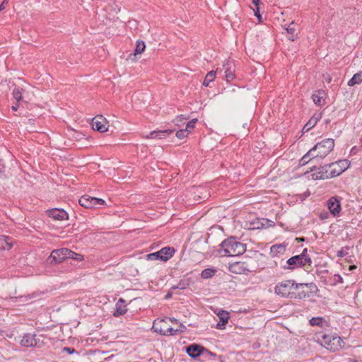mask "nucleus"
<instances>
[{
  "mask_svg": "<svg viewBox=\"0 0 362 362\" xmlns=\"http://www.w3.org/2000/svg\"><path fill=\"white\" fill-rule=\"evenodd\" d=\"M218 317L219 318V322L216 325V328L218 329H223L226 328V325L228 322L229 319V313L227 311L221 310L218 313Z\"/></svg>",
  "mask_w": 362,
  "mask_h": 362,
  "instance_id": "nucleus-20",
  "label": "nucleus"
},
{
  "mask_svg": "<svg viewBox=\"0 0 362 362\" xmlns=\"http://www.w3.org/2000/svg\"><path fill=\"white\" fill-rule=\"evenodd\" d=\"M11 108L13 111H17V110L18 108V104H16V105H13Z\"/></svg>",
  "mask_w": 362,
  "mask_h": 362,
  "instance_id": "nucleus-55",
  "label": "nucleus"
},
{
  "mask_svg": "<svg viewBox=\"0 0 362 362\" xmlns=\"http://www.w3.org/2000/svg\"><path fill=\"white\" fill-rule=\"evenodd\" d=\"M94 197L88 195H83L79 199V204L81 206L86 209H90L95 207L93 202Z\"/></svg>",
  "mask_w": 362,
  "mask_h": 362,
  "instance_id": "nucleus-22",
  "label": "nucleus"
},
{
  "mask_svg": "<svg viewBox=\"0 0 362 362\" xmlns=\"http://www.w3.org/2000/svg\"><path fill=\"white\" fill-rule=\"evenodd\" d=\"M189 130L188 129H180L176 132V136L180 139H184L187 137L189 134Z\"/></svg>",
  "mask_w": 362,
  "mask_h": 362,
  "instance_id": "nucleus-35",
  "label": "nucleus"
},
{
  "mask_svg": "<svg viewBox=\"0 0 362 362\" xmlns=\"http://www.w3.org/2000/svg\"><path fill=\"white\" fill-rule=\"evenodd\" d=\"M127 311V305L125 303V300L120 298L115 305V310L113 313V315L116 317H118L121 315H124Z\"/></svg>",
  "mask_w": 362,
  "mask_h": 362,
  "instance_id": "nucleus-18",
  "label": "nucleus"
},
{
  "mask_svg": "<svg viewBox=\"0 0 362 362\" xmlns=\"http://www.w3.org/2000/svg\"><path fill=\"white\" fill-rule=\"evenodd\" d=\"M317 149V144H315L306 154H305L302 158L299 160V165L303 166L309 163L311 160L310 155H312L313 158H315L313 155V152Z\"/></svg>",
  "mask_w": 362,
  "mask_h": 362,
  "instance_id": "nucleus-24",
  "label": "nucleus"
},
{
  "mask_svg": "<svg viewBox=\"0 0 362 362\" xmlns=\"http://www.w3.org/2000/svg\"><path fill=\"white\" fill-rule=\"evenodd\" d=\"M173 288H175V287H173ZM176 288L183 289V288H185V287H184V286H183L181 283H180V284H178V286H176Z\"/></svg>",
  "mask_w": 362,
  "mask_h": 362,
  "instance_id": "nucleus-54",
  "label": "nucleus"
},
{
  "mask_svg": "<svg viewBox=\"0 0 362 362\" xmlns=\"http://www.w3.org/2000/svg\"><path fill=\"white\" fill-rule=\"evenodd\" d=\"M292 25H293V23H292L291 25H289L288 26V28H286V30L288 34H291V36L288 37V39L291 40V41H294V40H295V35H294L295 28L293 26H291Z\"/></svg>",
  "mask_w": 362,
  "mask_h": 362,
  "instance_id": "nucleus-36",
  "label": "nucleus"
},
{
  "mask_svg": "<svg viewBox=\"0 0 362 362\" xmlns=\"http://www.w3.org/2000/svg\"><path fill=\"white\" fill-rule=\"evenodd\" d=\"M303 288H299L297 291H295V298L294 299H302L306 297L307 293L303 289Z\"/></svg>",
  "mask_w": 362,
  "mask_h": 362,
  "instance_id": "nucleus-34",
  "label": "nucleus"
},
{
  "mask_svg": "<svg viewBox=\"0 0 362 362\" xmlns=\"http://www.w3.org/2000/svg\"><path fill=\"white\" fill-rule=\"evenodd\" d=\"M171 296H172V293H168L165 295V299H168V298H171Z\"/></svg>",
  "mask_w": 362,
  "mask_h": 362,
  "instance_id": "nucleus-56",
  "label": "nucleus"
},
{
  "mask_svg": "<svg viewBox=\"0 0 362 362\" xmlns=\"http://www.w3.org/2000/svg\"><path fill=\"white\" fill-rule=\"evenodd\" d=\"M197 122V119H193L190 121H189L186 125L185 129L191 131V129H193L194 128L195 123Z\"/></svg>",
  "mask_w": 362,
  "mask_h": 362,
  "instance_id": "nucleus-39",
  "label": "nucleus"
},
{
  "mask_svg": "<svg viewBox=\"0 0 362 362\" xmlns=\"http://www.w3.org/2000/svg\"><path fill=\"white\" fill-rule=\"evenodd\" d=\"M152 329L155 332L160 333L164 336H173L184 332V329H173V327H167L165 329H161L158 328V325H153Z\"/></svg>",
  "mask_w": 362,
  "mask_h": 362,
  "instance_id": "nucleus-17",
  "label": "nucleus"
},
{
  "mask_svg": "<svg viewBox=\"0 0 362 362\" xmlns=\"http://www.w3.org/2000/svg\"><path fill=\"white\" fill-rule=\"evenodd\" d=\"M310 323L312 326H317V317H313L310 320Z\"/></svg>",
  "mask_w": 362,
  "mask_h": 362,
  "instance_id": "nucleus-48",
  "label": "nucleus"
},
{
  "mask_svg": "<svg viewBox=\"0 0 362 362\" xmlns=\"http://www.w3.org/2000/svg\"><path fill=\"white\" fill-rule=\"evenodd\" d=\"M322 339L320 342L321 346L330 351H336L343 347L341 344L344 342L339 336L325 334L322 335Z\"/></svg>",
  "mask_w": 362,
  "mask_h": 362,
  "instance_id": "nucleus-4",
  "label": "nucleus"
},
{
  "mask_svg": "<svg viewBox=\"0 0 362 362\" xmlns=\"http://www.w3.org/2000/svg\"><path fill=\"white\" fill-rule=\"evenodd\" d=\"M311 262L310 257L307 255V248H305L301 254L289 258L286 261V265H284L283 268L284 269L293 270L296 268L305 266L307 264L310 265Z\"/></svg>",
  "mask_w": 362,
  "mask_h": 362,
  "instance_id": "nucleus-3",
  "label": "nucleus"
},
{
  "mask_svg": "<svg viewBox=\"0 0 362 362\" xmlns=\"http://www.w3.org/2000/svg\"><path fill=\"white\" fill-rule=\"evenodd\" d=\"M179 329H184V332L186 330V327L185 325H183L182 324H181L180 325V328Z\"/></svg>",
  "mask_w": 362,
  "mask_h": 362,
  "instance_id": "nucleus-57",
  "label": "nucleus"
},
{
  "mask_svg": "<svg viewBox=\"0 0 362 362\" xmlns=\"http://www.w3.org/2000/svg\"><path fill=\"white\" fill-rule=\"evenodd\" d=\"M323 77H324V78H325V81H326L327 83H330V82H331V81H332V77H331V76H329V74L324 75V76H323Z\"/></svg>",
  "mask_w": 362,
  "mask_h": 362,
  "instance_id": "nucleus-50",
  "label": "nucleus"
},
{
  "mask_svg": "<svg viewBox=\"0 0 362 362\" xmlns=\"http://www.w3.org/2000/svg\"><path fill=\"white\" fill-rule=\"evenodd\" d=\"M356 151V146H354L351 149V153H355Z\"/></svg>",
  "mask_w": 362,
  "mask_h": 362,
  "instance_id": "nucleus-58",
  "label": "nucleus"
},
{
  "mask_svg": "<svg viewBox=\"0 0 362 362\" xmlns=\"http://www.w3.org/2000/svg\"><path fill=\"white\" fill-rule=\"evenodd\" d=\"M246 251V245L238 240L235 236H230L221 244L217 252L221 257H234L243 255Z\"/></svg>",
  "mask_w": 362,
  "mask_h": 362,
  "instance_id": "nucleus-1",
  "label": "nucleus"
},
{
  "mask_svg": "<svg viewBox=\"0 0 362 362\" xmlns=\"http://www.w3.org/2000/svg\"><path fill=\"white\" fill-rule=\"evenodd\" d=\"M66 252H68V248L54 250L49 257L50 264H59L66 260L67 259Z\"/></svg>",
  "mask_w": 362,
  "mask_h": 362,
  "instance_id": "nucleus-11",
  "label": "nucleus"
},
{
  "mask_svg": "<svg viewBox=\"0 0 362 362\" xmlns=\"http://www.w3.org/2000/svg\"><path fill=\"white\" fill-rule=\"evenodd\" d=\"M229 271L236 274H247L256 272V268L246 262H235L229 264Z\"/></svg>",
  "mask_w": 362,
  "mask_h": 362,
  "instance_id": "nucleus-5",
  "label": "nucleus"
},
{
  "mask_svg": "<svg viewBox=\"0 0 362 362\" xmlns=\"http://www.w3.org/2000/svg\"><path fill=\"white\" fill-rule=\"evenodd\" d=\"M204 189L202 188V187H197V192L198 193V194H196L195 197H194V199L196 201H198L199 202H202V201H204L205 199H207L208 198V194H206V192H204V194H203L202 192Z\"/></svg>",
  "mask_w": 362,
  "mask_h": 362,
  "instance_id": "nucleus-32",
  "label": "nucleus"
},
{
  "mask_svg": "<svg viewBox=\"0 0 362 362\" xmlns=\"http://www.w3.org/2000/svg\"><path fill=\"white\" fill-rule=\"evenodd\" d=\"M315 168V165H313L312 167L310 168V171L313 172L314 170V169Z\"/></svg>",
  "mask_w": 362,
  "mask_h": 362,
  "instance_id": "nucleus-60",
  "label": "nucleus"
},
{
  "mask_svg": "<svg viewBox=\"0 0 362 362\" xmlns=\"http://www.w3.org/2000/svg\"><path fill=\"white\" fill-rule=\"evenodd\" d=\"M318 327L322 328L325 330H330L331 326L328 320L318 317Z\"/></svg>",
  "mask_w": 362,
  "mask_h": 362,
  "instance_id": "nucleus-29",
  "label": "nucleus"
},
{
  "mask_svg": "<svg viewBox=\"0 0 362 362\" xmlns=\"http://www.w3.org/2000/svg\"><path fill=\"white\" fill-rule=\"evenodd\" d=\"M296 240L297 241H301V240H302V239H301V238H296Z\"/></svg>",
  "mask_w": 362,
  "mask_h": 362,
  "instance_id": "nucleus-61",
  "label": "nucleus"
},
{
  "mask_svg": "<svg viewBox=\"0 0 362 362\" xmlns=\"http://www.w3.org/2000/svg\"><path fill=\"white\" fill-rule=\"evenodd\" d=\"M173 132V130L172 129H165V130H158V131H153L150 133L149 136H147V138L154 139V138H158L162 139L168 135L171 134Z\"/></svg>",
  "mask_w": 362,
  "mask_h": 362,
  "instance_id": "nucleus-23",
  "label": "nucleus"
},
{
  "mask_svg": "<svg viewBox=\"0 0 362 362\" xmlns=\"http://www.w3.org/2000/svg\"><path fill=\"white\" fill-rule=\"evenodd\" d=\"M307 284H296L294 280H285L276 284L274 293L277 296L286 298H295V291L298 290Z\"/></svg>",
  "mask_w": 362,
  "mask_h": 362,
  "instance_id": "nucleus-2",
  "label": "nucleus"
},
{
  "mask_svg": "<svg viewBox=\"0 0 362 362\" xmlns=\"http://www.w3.org/2000/svg\"><path fill=\"white\" fill-rule=\"evenodd\" d=\"M332 165H334L335 167H332V175H334L335 177L339 176L343 172H344L349 166L350 161L349 160H339L337 162L331 163Z\"/></svg>",
  "mask_w": 362,
  "mask_h": 362,
  "instance_id": "nucleus-14",
  "label": "nucleus"
},
{
  "mask_svg": "<svg viewBox=\"0 0 362 362\" xmlns=\"http://www.w3.org/2000/svg\"><path fill=\"white\" fill-rule=\"evenodd\" d=\"M67 259H71L76 261H82L83 260V256L81 254L76 253L69 249H68V252H66Z\"/></svg>",
  "mask_w": 362,
  "mask_h": 362,
  "instance_id": "nucleus-30",
  "label": "nucleus"
},
{
  "mask_svg": "<svg viewBox=\"0 0 362 362\" xmlns=\"http://www.w3.org/2000/svg\"><path fill=\"white\" fill-rule=\"evenodd\" d=\"M253 11L255 12V16L256 17H257L260 20L261 15H260V13H259V6L255 7V9H254Z\"/></svg>",
  "mask_w": 362,
  "mask_h": 362,
  "instance_id": "nucleus-44",
  "label": "nucleus"
},
{
  "mask_svg": "<svg viewBox=\"0 0 362 362\" xmlns=\"http://www.w3.org/2000/svg\"><path fill=\"white\" fill-rule=\"evenodd\" d=\"M334 165H332V163L324 165L318 168V180H326L332 177H335L334 175H332V170Z\"/></svg>",
  "mask_w": 362,
  "mask_h": 362,
  "instance_id": "nucleus-16",
  "label": "nucleus"
},
{
  "mask_svg": "<svg viewBox=\"0 0 362 362\" xmlns=\"http://www.w3.org/2000/svg\"><path fill=\"white\" fill-rule=\"evenodd\" d=\"M6 171V166L4 163V160L0 158V176L2 175H4V173Z\"/></svg>",
  "mask_w": 362,
  "mask_h": 362,
  "instance_id": "nucleus-41",
  "label": "nucleus"
},
{
  "mask_svg": "<svg viewBox=\"0 0 362 362\" xmlns=\"http://www.w3.org/2000/svg\"><path fill=\"white\" fill-rule=\"evenodd\" d=\"M93 202H94L95 206L97 205H105V200H103V199L96 198V197H94Z\"/></svg>",
  "mask_w": 362,
  "mask_h": 362,
  "instance_id": "nucleus-42",
  "label": "nucleus"
},
{
  "mask_svg": "<svg viewBox=\"0 0 362 362\" xmlns=\"http://www.w3.org/2000/svg\"><path fill=\"white\" fill-rule=\"evenodd\" d=\"M43 335L37 336L36 334H31L30 333L25 334L21 341V345L25 347H37L40 348L44 344Z\"/></svg>",
  "mask_w": 362,
  "mask_h": 362,
  "instance_id": "nucleus-6",
  "label": "nucleus"
},
{
  "mask_svg": "<svg viewBox=\"0 0 362 362\" xmlns=\"http://www.w3.org/2000/svg\"><path fill=\"white\" fill-rule=\"evenodd\" d=\"M304 174H305V175H307V177L308 178H310V177H311L312 180H317V177H315V173H312V174L309 175V172L306 171V172H305Z\"/></svg>",
  "mask_w": 362,
  "mask_h": 362,
  "instance_id": "nucleus-45",
  "label": "nucleus"
},
{
  "mask_svg": "<svg viewBox=\"0 0 362 362\" xmlns=\"http://www.w3.org/2000/svg\"><path fill=\"white\" fill-rule=\"evenodd\" d=\"M8 0H3L1 4H0V11H3L5 8V5L7 4Z\"/></svg>",
  "mask_w": 362,
  "mask_h": 362,
  "instance_id": "nucleus-47",
  "label": "nucleus"
},
{
  "mask_svg": "<svg viewBox=\"0 0 362 362\" xmlns=\"http://www.w3.org/2000/svg\"><path fill=\"white\" fill-rule=\"evenodd\" d=\"M224 72V78L229 83L235 78L234 62L230 60L224 62L221 71Z\"/></svg>",
  "mask_w": 362,
  "mask_h": 362,
  "instance_id": "nucleus-10",
  "label": "nucleus"
},
{
  "mask_svg": "<svg viewBox=\"0 0 362 362\" xmlns=\"http://www.w3.org/2000/svg\"><path fill=\"white\" fill-rule=\"evenodd\" d=\"M47 214L49 217L57 221L67 220L69 218L68 213L63 209L54 208L49 209L47 211Z\"/></svg>",
  "mask_w": 362,
  "mask_h": 362,
  "instance_id": "nucleus-15",
  "label": "nucleus"
},
{
  "mask_svg": "<svg viewBox=\"0 0 362 362\" xmlns=\"http://www.w3.org/2000/svg\"><path fill=\"white\" fill-rule=\"evenodd\" d=\"M356 268H357V267L356 265H351L349 268V270L352 272V271L355 270Z\"/></svg>",
  "mask_w": 362,
  "mask_h": 362,
  "instance_id": "nucleus-53",
  "label": "nucleus"
},
{
  "mask_svg": "<svg viewBox=\"0 0 362 362\" xmlns=\"http://www.w3.org/2000/svg\"><path fill=\"white\" fill-rule=\"evenodd\" d=\"M107 124L106 119L102 115L95 117L91 122L93 129L102 133L107 131Z\"/></svg>",
  "mask_w": 362,
  "mask_h": 362,
  "instance_id": "nucleus-13",
  "label": "nucleus"
},
{
  "mask_svg": "<svg viewBox=\"0 0 362 362\" xmlns=\"http://www.w3.org/2000/svg\"><path fill=\"white\" fill-rule=\"evenodd\" d=\"M165 321L164 320H161L159 323H154L153 325H158V328H160L161 327V329H165L167 327H164L163 325H165Z\"/></svg>",
  "mask_w": 362,
  "mask_h": 362,
  "instance_id": "nucleus-49",
  "label": "nucleus"
},
{
  "mask_svg": "<svg viewBox=\"0 0 362 362\" xmlns=\"http://www.w3.org/2000/svg\"><path fill=\"white\" fill-rule=\"evenodd\" d=\"M336 276L338 278L339 282H342V278L341 277L340 275H337Z\"/></svg>",
  "mask_w": 362,
  "mask_h": 362,
  "instance_id": "nucleus-59",
  "label": "nucleus"
},
{
  "mask_svg": "<svg viewBox=\"0 0 362 362\" xmlns=\"http://www.w3.org/2000/svg\"><path fill=\"white\" fill-rule=\"evenodd\" d=\"M64 352H66L69 354H72L76 352V350L73 347L66 346L63 349Z\"/></svg>",
  "mask_w": 362,
  "mask_h": 362,
  "instance_id": "nucleus-43",
  "label": "nucleus"
},
{
  "mask_svg": "<svg viewBox=\"0 0 362 362\" xmlns=\"http://www.w3.org/2000/svg\"><path fill=\"white\" fill-rule=\"evenodd\" d=\"M33 298V296H21L16 298L17 301L19 303H29L30 300Z\"/></svg>",
  "mask_w": 362,
  "mask_h": 362,
  "instance_id": "nucleus-37",
  "label": "nucleus"
},
{
  "mask_svg": "<svg viewBox=\"0 0 362 362\" xmlns=\"http://www.w3.org/2000/svg\"><path fill=\"white\" fill-rule=\"evenodd\" d=\"M22 90L23 89L20 87L16 86L13 90L12 95L13 98L16 100L17 103H19L22 100Z\"/></svg>",
  "mask_w": 362,
  "mask_h": 362,
  "instance_id": "nucleus-33",
  "label": "nucleus"
},
{
  "mask_svg": "<svg viewBox=\"0 0 362 362\" xmlns=\"http://www.w3.org/2000/svg\"><path fill=\"white\" fill-rule=\"evenodd\" d=\"M330 214H331L329 212L324 211L320 212V214H319V218L322 221H325L329 218Z\"/></svg>",
  "mask_w": 362,
  "mask_h": 362,
  "instance_id": "nucleus-40",
  "label": "nucleus"
},
{
  "mask_svg": "<svg viewBox=\"0 0 362 362\" xmlns=\"http://www.w3.org/2000/svg\"><path fill=\"white\" fill-rule=\"evenodd\" d=\"M186 353L192 358H197L201 355L216 356L215 353L211 352L207 349L197 344H192L186 347Z\"/></svg>",
  "mask_w": 362,
  "mask_h": 362,
  "instance_id": "nucleus-7",
  "label": "nucleus"
},
{
  "mask_svg": "<svg viewBox=\"0 0 362 362\" xmlns=\"http://www.w3.org/2000/svg\"><path fill=\"white\" fill-rule=\"evenodd\" d=\"M175 252L173 247H165L158 252L148 254L147 259L149 260L167 261L173 256Z\"/></svg>",
  "mask_w": 362,
  "mask_h": 362,
  "instance_id": "nucleus-8",
  "label": "nucleus"
},
{
  "mask_svg": "<svg viewBox=\"0 0 362 362\" xmlns=\"http://www.w3.org/2000/svg\"><path fill=\"white\" fill-rule=\"evenodd\" d=\"M317 95L315 93H313L312 95V99L313 100V102L315 103V104H317Z\"/></svg>",
  "mask_w": 362,
  "mask_h": 362,
  "instance_id": "nucleus-52",
  "label": "nucleus"
},
{
  "mask_svg": "<svg viewBox=\"0 0 362 362\" xmlns=\"http://www.w3.org/2000/svg\"><path fill=\"white\" fill-rule=\"evenodd\" d=\"M334 141L332 139H327L318 142V157L325 158L334 148Z\"/></svg>",
  "mask_w": 362,
  "mask_h": 362,
  "instance_id": "nucleus-9",
  "label": "nucleus"
},
{
  "mask_svg": "<svg viewBox=\"0 0 362 362\" xmlns=\"http://www.w3.org/2000/svg\"><path fill=\"white\" fill-rule=\"evenodd\" d=\"M216 270L214 269L207 268L204 269L201 273V276L203 279H209L215 275Z\"/></svg>",
  "mask_w": 362,
  "mask_h": 362,
  "instance_id": "nucleus-31",
  "label": "nucleus"
},
{
  "mask_svg": "<svg viewBox=\"0 0 362 362\" xmlns=\"http://www.w3.org/2000/svg\"><path fill=\"white\" fill-rule=\"evenodd\" d=\"M145 48H146V45H145L144 42L141 41H141L138 40L136 42L135 49H134V57H136V55L141 54V53H143L145 50Z\"/></svg>",
  "mask_w": 362,
  "mask_h": 362,
  "instance_id": "nucleus-28",
  "label": "nucleus"
},
{
  "mask_svg": "<svg viewBox=\"0 0 362 362\" xmlns=\"http://www.w3.org/2000/svg\"><path fill=\"white\" fill-rule=\"evenodd\" d=\"M216 71L211 70L207 73L203 82V86L209 87L211 82L214 81L216 78Z\"/></svg>",
  "mask_w": 362,
  "mask_h": 362,
  "instance_id": "nucleus-26",
  "label": "nucleus"
},
{
  "mask_svg": "<svg viewBox=\"0 0 362 362\" xmlns=\"http://www.w3.org/2000/svg\"><path fill=\"white\" fill-rule=\"evenodd\" d=\"M348 255L347 252L344 251L343 250H341L337 252V256L338 257H345Z\"/></svg>",
  "mask_w": 362,
  "mask_h": 362,
  "instance_id": "nucleus-46",
  "label": "nucleus"
},
{
  "mask_svg": "<svg viewBox=\"0 0 362 362\" xmlns=\"http://www.w3.org/2000/svg\"><path fill=\"white\" fill-rule=\"evenodd\" d=\"M329 213L334 216H339L341 210V202L337 197H332L327 201Z\"/></svg>",
  "mask_w": 362,
  "mask_h": 362,
  "instance_id": "nucleus-12",
  "label": "nucleus"
},
{
  "mask_svg": "<svg viewBox=\"0 0 362 362\" xmlns=\"http://www.w3.org/2000/svg\"><path fill=\"white\" fill-rule=\"evenodd\" d=\"M286 245L284 243L276 244L271 247L270 255L272 257H279L285 253Z\"/></svg>",
  "mask_w": 362,
  "mask_h": 362,
  "instance_id": "nucleus-19",
  "label": "nucleus"
},
{
  "mask_svg": "<svg viewBox=\"0 0 362 362\" xmlns=\"http://www.w3.org/2000/svg\"><path fill=\"white\" fill-rule=\"evenodd\" d=\"M12 246V238L5 235H0V250H9Z\"/></svg>",
  "mask_w": 362,
  "mask_h": 362,
  "instance_id": "nucleus-21",
  "label": "nucleus"
},
{
  "mask_svg": "<svg viewBox=\"0 0 362 362\" xmlns=\"http://www.w3.org/2000/svg\"><path fill=\"white\" fill-rule=\"evenodd\" d=\"M317 124V117H315V115L311 117V119L304 125L303 127V132L305 133L310 130L313 127H314Z\"/></svg>",
  "mask_w": 362,
  "mask_h": 362,
  "instance_id": "nucleus-27",
  "label": "nucleus"
},
{
  "mask_svg": "<svg viewBox=\"0 0 362 362\" xmlns=\"http://www.w3.org/2000/svg\"><path fill=\"white\" fill-rule=\"evenodd\" d=\"M325 95L324 90H318V105H321L322 104H325V101L323 98V96Z\"/></svg>",
  "mask_w": 362,
  "mask_h": 362,
  "instance_id": "nucleus-38",
  "label": "nucleus"
},
{
  "mask_svg": "<svg viewBox=\"0 0 362 362\" xmlns=\"http://www.w3.org/2000/svg\"><path fill=\"white\" fill-rule=\"evenodd\" d=\"M252 3L255 6V7H257L260 4V0H252Z\"/></svg>",
  "mask_w": 362,
  "mask_h": 362,
  "instance_id": "nucleus-51",
  "label": "nucleus"
},
{
  "mask_svg": "<svg viewBox=\"0 0 362 362\" xmlns=\"http://www.w3.org/2000/svg\"><path fill=\"white\" fill-rule=\"evenodd\" d=\"M362 82V71L355 74L349 81L348 86H354L356 84H360Z\"/></svg>",
  "mask_w": 362,
  "mask_h": 362,
  "instance_id": "nucleus-25",
  "label": "nucleus"
}]
</instances>
